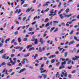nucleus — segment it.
<instances>
[{"label": "nucleus", "instance_id": "412c9836", "mask_svg": "<svg viewBox=\"0 0 79 79\" xmlns=\"http://www.w3.org/2000/svg\"><path fill=\"white\" fill-rule=\"evenodd\" d=\"M66 64V61H64V62H62V66H63V64Z\"/></svg>", "mask_w": 79, "mask_h": 79}, {"label": "nucleus", "instance_id": "37998d69", "mask_svg": "<svg viewBox=\"0 0 79 79\" xmlns=\"http://www.w3.org/2000/svg\"><path fill=\"white\" fill-rule=\"evenodd\" d=\"M28 5L27 4H26L24 5H23V7H27V6Z\"/></svg>", "mask_w": 79, "mask_h": 79}, {"label": "nucleus", "instance_id": "603ef678", "mask_svg": "<svg viewBox=\"0 0 79 79\" xmlns=\"http://www.w3.org/2000/svg\"><path fill=\"white\" fill-rule=\"evenodd\" d=\"M7 65H8L9 66H12V64H10V63H9L7 64Z\"/></svg>", "mask_w": 79, "mask_h": 79}, {"label": "nucleus", "instance_id": "6e6d98bb", "mask_svg": "<svg viewBox=\"0 0 79 79\" xmlns=\"http://www.w3.org/2000/svg\"><path fill=\"white\" fill-rule=\"evenodd\" d=\"M60 64V62H58V63L56 64V66H58Z\"/></svg>", "mask_w": 79, "mask_h": 79}, {"label": "nucleus", "instance_id": "e433bc0d", "mask_svg": "<svg viewBox=\"0 0 79 79\" xmlns=\"http://www.w3.org/2000/svg\"><path fill=\"white\" fill-rule=\"evenodd\" d=\"M6 64L5 62H3L2 63V66H4L5 65H6Z\"/></svg>", "mask_w": 79, "mask_h": 79}, {"label": "nucleus", "instance_id": "9d476101", "mask_svg": "<svg viewBox=\"0 0 79 79\" xmlns=\"http://www.w3.org/2000/svg\"><path fill=\"white\" fill-rule=\"evenodd\" d=\"M25 60H26V59L24 58L23 60V61L22 62V63L23 64H24L26 63V62L25 61Z\"/></svg>", "mask_w": 79, "mask_h": 79}, {"label": "nucleus", "instance_id": "6ab92c4d", "mask_svg": "<svg viewBox=\"0 0 79 79\" xmlns=\"http://www.w3.org/2000/svg\"><path fill=\"white\" fill-rule=\"evenodd\" d=\"M40 42H41V43H42V44L43 43H44V40H43V39H42V38H40Z\"/></svg>", "mask_w": 79, "mask_h": 79}, {"label": "nucleus", "instance_id": "4c0bfd02", "mask_svg": "<svg viewBox=\"0 0 79 79\" xmlns=\"http://www.w3.org/2000/svg\"><path fill=\"white\" fill-rule=\"evenodd\" d=\"M49 25H50V23H48L46 25L45 27H48V26H49Z\"/></svg>", "mask_w": 79, "mask_h": 79}, {"label": "nucleus", "instance_id": "dca6fc26", "mask_svg": "<svg viewBox=\"0 0 79 79\" xmlns=\"http://www.w3.org/2000/svg\"><path fill=\"white\" fill-rule=\"evenodd\" d=\"M34 50V47H33L32 48H30L28 50V51H31V50Z\"/></svg>", "mask_w": 79, "mask_h": 79}, {"label": "nucleus", "instance_id": "c9c22d12", "mask_svg": "<svg viewBox=\"0 0 79 79\" xmlns=\"http://www.w3.org/2000/svg\"><path fill=\"white\" fill-rule=\"evenodd\" d=\"M47 75L46 74H44V79H46L47 78Z\"/></svg>", "mask_w": 79, "mask_h": 79}, {"label": "nucleus", "instance_id": "f704fd0d", "mask_svg": "<svg viewBox=\"0 0 79 79\" xmlns=\"http://www.w3.org/2000/svg\"><path fill=\"white\" fill-rule=\"evenodd\" d=\"M37 56H38L37 54H35V56H34V59H36V57H37Z\"/></svg>", "mask_w": 79, "mask_h": 79}, {"label": "nucleus", "instance_id": "338daca9", "mask_svg": "<svg viewBox=\"0 0 79 79\" xmlns=\"http://www.w3.org/2000/svg\"><path fill=\"white\" fill-rule=\"evenodd\" d=\"M44 66V64H43L41 65V68H43Z\"/></svg>", "mask_w": 79, "mask_h": 79}, {"label": "nucleus", "instance_id": "a878e982", "mask_svg": "<svg viewBox=\"0 0 79 79\" xmlns=\"http://www.w3.org/2000/svg\"><path fill=\"white\" fill-rule=\"evenodd\" d=\"M67 54H68L67 52H66L64 53V56L65 57H66V56H67Z\"/></svg>", "mask_w": 79, "mask_h": 79}, {"label": "nucleus", "instance_id": "f03ea898", "mask_svg": "<svg viewBox=\"0 0 79 79\" xmlns=\"http://www.w3.org/2000/svg\"><path fill=\"white\" fill-rule=\"evenodd\" d=\"M55 10L54 9H52V10L50 11V13L49 14V16H55L56 15V14H55V13L56 12V10H55V11L53 12V11H54Z\"/></svg>", "mask_w": 79, "mask_h": 79}, {"label": "nucleus", "instance_id": "e2e57ef3", "mask_svg": "<svg viewBox=\"0 0 79 79\" xmlns=\"http://www.w3.org/2000/svg\"><path fill=\"white\" fill-rule=\"evenodd\" d=\"M6 69H3V70L2 71V73H4L5 72V71H6Z\"/></svg>", "mask_w": 79, "mask_h": 79}, {"label": "nucleus", "instance_id": "a211bd4d", "mask_svg": "<svg viewBox=\"0 0 79 79\" xmlns=\"http://www.w3.org/2000/svg\"><path fill=\"white\" fill-rule=\"evenodd\" d=\"M63 9H61L57 13L58 15H59V14H60V13H61V12L63 11Z\"/></svg>", "mask_w": 79, "mask_h": 79}, {"label": "nucleus", "instance_id": "13d9d810", "mask_svg": "<svg viewBox=\"0 0 79 79\" xmlns=\"http://www.w3.org/2000/svg\"><path fill=\"white\" fill-rule=\"evenodd\" d=\"M40 71H43L44 70V68L42 67H40Z\"/></svg>", "mask_w": 79, "mask_h": 79}, {"label": "nucleus", "instance_id": "7c9ffc66", "mask_svg": "<svg viewBox=\"0 0 79 79\" xmlns=\"http://www.w3.org/2000/svg\"><path fill=\"white\" fill-rule=\"evenodd\" d=\"M19 48H20V46L18 47V46H17V47H14V48H15V49H19Z\"/></svg>", "mask_w": 79, "mask_h": 79}, {"label": "nucleus", "instance_id": "bf43d9fd", "mask_svg": "<svg viewBox=\"0 0 79 79\" xmlns=\"http://www.w3.org/2000/svg\"><path fill=\"white\" fill-rule=\"evenodd\" d=\"M61 2H60L59 5L58 6V7L59 8H60L61 6Z\"/></svg>", "mask_w": 79, "mask_h": 79}, {"label": "nucleus", "instance_id": "5fc2aeb1", "mask_svg": "<svg viewBox=\"0 0 79 79\" xmlns=\"http://www.w3.org/2000/svg\"><path fill=\"white\" fill-rule=\"evenodd\" d=\"M73 32H74V31H73V30H72L69 33V34L70 35H71V34H72V33H73Z\"/></svg>", "mask_w": 79, "mask_h": 79}, {"label": "nucleus", "instance_id": "0eeeda50", "mask_svg": "<svg viewBox=\"0 0 79 79\" xmlns=\"http://www.w3.org/2000/svg\"><path fill=\"white\" fill-rule=\"evenodd\" d=\"M32 7H31L30 9L28 8V9L26 10V12H29L31 10H32Z\"/></svg>", "mask_w": 79, "mask_h": 79}, {"label": "nucleus", "instance_id": "ddd939ff", "mask_svg": "<svg viewBox=\"0 0 79 79\" xmlns=\"http://www.w3.org/2000/svg\"><path fill=\"white\" fill-rule=\"evenodd\" d=\"M18 40L19 41V43H21L22 42V40H21V38L19 37L18 39Z\"/></svg>", "mask_w": 79, "mask_h": 79}, {"label": "nucleus", "instance_id": "4d7b16f0", "mask_svg": "<svg viewBox=\"0 0 79 79\" xmlns=\"http://www.w3.org/2000/svg\"><path fill=\"white\" fill-rule=\"evenodd\" d=\"M19 66H23V65H22V63H20L19 64Z\"/></svg>", "mask_w": 79, "mask_h": 79}, {"label": "nucleus", "instance_id": "864d4df0", "mask_svg": "<svg viewBox=\"0 0 79 79\" xmlns=\"http://www.w3.org/2000/svg\"><path fill=\"white\" fill-rule=\"evenodd\" d=\"M15 49H13L12 51V53H15Z\"/></svg>", "mask_w": 79, "mask_h": 79}, {"label": "nucleus", "instance_id": "393cba45", "mask_svg": "<svg viewBox=\"0 0 79 79\" xmlns=\"http://www.w3.org/2000/svg\"><path fill=\"white\" fill-rule=\"evenodd\" d=\"M19 48V51H21V50L23 49V47H20V48Z\"/></svg>", "mask_w": 79, "mask_h": 79}, {"label": "nucleus", "instance_id": "a19ab883", "mask_svg": "<svg viewBox=\"0 0 79 79\" xmlns=\"http://www.w3.org/2000/svg\"><path fill=\"white\" fill-rule=\"evenodd\" d=\"M37 43H38V40L36 39V40H35V44H37Z\"/></svg>", "mask_w": 79, "mask_h": 79}, {"label": "nucleus", "instance_id": "f3484780", "mask_svg": "<svg viewBox=\"0 0 79 79\" xmlns=\"http://www.w3.org/2000/svg\"><path fill=\"white\" fill-rule=\"evenodd\" d=\"M61 48V47H58V49H59V51H61L64 48Z\"/></svg>", "mask_w": 79, "mask_h": 79}, {"label": "nucleus", "instance_id": "680f3d73", "mask_svg": "<svg viewBox=\"0 0 79 79\" xmlns=\"http://www.w3.org/2000/svg\"><path fill=\"white\" fill-rule=\"evenodd\" d=\"M13 71V69H11L8 71V72L9 73H10V72H11V71Z\"/></svg>", "mask_w": 79, "mask_h": 79}, {"label": "nucleus", "instance_id": "8fccbe9b", "mask_svg": "<svg viewBox=\"0 0 79 79\" xmlns=\"http://www.w3.org/2000/svg\"><path fill=\"white\" fill-rule=\"evenodd\" d=\"M53 22L54 23H59V22L58 21H53Z\"/></svg>", "mask_w": 79, "mask_h": 79}, {"label": "nucleus", "instance_id": "7ed1b4c3", "mask_svg": "<svg viewBox=\"0 0 79 79\" xmlns=\"http://www.w3.org/2000/svg\"><path fill=\"white\" fill-rule=\"evenodd\" d=\"M78 58H79V56H75L72 58V60L75 61V60H78Z\"/></svg>", "mask_w": 79, "mask_h": 79}, {"label": "nucleus", "instance_id": "39448f33", "mask_svg": "<svg viewBox=\"0 0 79 79\" xmlns=\"http://www.w3.org/2000/svg\"><path fill=\"white\" fill-rule=\"evenodd\" d=\"M13 60H14V62H13V61H12V62L11 63H12L13 65H15V64L16 63V60H17V58H15L13 59Z\"/></svg>", "mask_w": 79, "mask_h": 79}, {"label": "nucleus", "instance_id": "49530a36", "mask_svg": "<svg viewBox=\"0 0 79 79\" xmlns=\"http://www.w3.org/2000/svg\"><path fill=\"white\" fill-rule=\"evenodd\" d=\"M36 40H35V39L34 38H33L32 39V40H31L33 42H34Z\"/></svg>", "mask_w": 79, "mask_h": 79}, {"label": "nucleus", "instance_id": "aec40b11", "mask_svg": "<svg viewBox=\"0 0 79 79\" xmlns=\"http://www.w3.org/2000/svg\"><path fill=\"white\" fill-rule=\"evenodd\" d=\"M64 65H61L60 67H59V69H61L62 68H64Z\"/></svg>", "mask_w": 79, "mask_h": 79}, {"label": "nucleus", "instance_id": "0e129e2a", "mask_svg": "<svg viewBox=\"0 0 79 79\" xmlns=\"http://www.w3.org/2000/svg\"><path fill=\"white\" fill-rule=\"evenodd\" d=\"M59 53V52L58 51H57L55 52V54L56 55H58V54Z\"/></svg>", "mask_w": 79, "mask_h": 79}, {"label": "nucleus", "instance_id": "20e7f679", "mask_svg": "<svg viewBox=\"0 0 79 79\" xmlns=\"http://www.w3.org/2000/svg\"><path fill=\"white\" fill-rule=\"evenodd\" d=\"M6 53L4 54L2 56V58H4L6 60H7L9 58V56H7V57H6Z\"/></svg>", "mask_w": 79, "mask_h": 79}, {"label": "nucleus", "instance_id": "bb28decb", "mask_svg": "<svg viewBox=\"0 0 79 79\" xmlns=\"http://www.w3.org/2000/svg\"><path fill=\"white\" fill-rule=\"evenodd\" d=\"M55 28V27H53L52 28L50 29V32H52V31H53V29H54Z\"/></svg>", "mask_w": 79, "mask_h": 79}, {"label": "nucleus", "instance_id": "052dcab7", "mask_svg": "<svg viewBox=\"0 0 79 79\" xmlns=\"http://www.w3.org/2000/svg\"><path fill=\"white\" fill-rule=\"evenodd\" d=\"M15 73V72H12V73H11L10 74V76H13V74H14Z\"/></svg>", "mask_w": 79, "mask_h": 79}, {"label": "nucleus", "instance_id": "cd10ccee", "mask_svg": "<svg viewBox=\"0 0 79 79\" xmlns=\"http://www.w3.org/2000/svg\"><path fill=\"white\" fill-rule=\"evenodd\" d=\"M49 21V19L48 18H47L45 19V22L46 23L47 22H48Z\"/></svg>", "mask_w": 79, "mask_h": 79}, {"label": "nucleus", "instance_id": "ea45409f", "mask_svg": "<svg viewBox=\"0 0 79 79\" xmlns=\"http://www.w3.org/2000/svg\"><path fill=\"white\" fill-rule=\"evenodd\" d=\"M23 40L25 42H27V38H24L23 39Z\"/></svg>", "mask_w": 79, "mask_h": 79}, {"label": "nucleus", "instance_id": "f257e3e1", "mask_svg": "<svg viewBox=\"0 0 79 79\" xmlns=\"http://www.w3.org/2000/svg\"><path fill=\"white\" fill-rule=\"evenodd\" d=\"M61 75H60V77H65L63 78V79H67V77H68V74H67V72H65L64 71H63L61 73Z\"/></svg>", "mask_w": 79, "mask_h": 79}, {"label": "nucleus", "instance_id": "473e14b6", "mask_svg": "<svg viewBox=\"0 0 79 79\" xmlns=\"http://www.w3.org/2000/svg\"><path fill=\"white\" fill-rule=\"evenodd\" d=\"M65 24H66L65 23H64L62 22L61 23V25H62L63 26H65Z\"/></svg>", "mask_w": 79, "mask_h": 79}, {"label": "nucleus", "instance_id": "c756f323", "mask_svg": "<svg viewBox=\"0 0 79 79\" xmlns=\"http://www.w3.org/2000/svg\"><path fill=\"white\" fill-rule=\"evenodd\" d=\"M21 71L22 72H23V71H26V68H24L23 69H22L21 70Z\"/></svg>", "mask_w": 79, "mask_h": 79}, {"label": "nucleus", "instance_id": "1a4fd4ad", "mask_svg": "<svg viewBox=\"0 0 79 79\" xmlns=\"http://www.w3.org/2000/svg\"><path fill=\"white\" fill-rule=\"evenodd\" d=\"M59 17H60L61 19H63L64 18H63V15H62V14H59Z\"/></svg>", "mask_w": 79, "mask_h": 79}, {"label": "nucleus", "instance_id": "5701e85b", "mask_svg": "<svg viewBox=\"0 0 79 79\" xmlns=\"http://www.w3.org/2000/svg\"><path fill=\"white\" fill-rule=\"evenodd\" d=\"M55 61V59H53L52 60H51V62L52 63H54V62Z\"/></svg>", "mask_w": 79, "mask_h": 79}, {"label": "nucleus", "instance_id": "b1692460", "mask_svg": "<svg viewBox=\"0 0 79 79\" xmlns=\"http://www.w3.org/2000/svg\"><path fill=\"white\" fill-rule=\"evenodd\" d=\"M39 50L40 52H42V48L40 47L39 48Z\"/></svg>", "mask_w": 79, "mask_h": 79}, {"label": "nucleus", "instance_id": "9b49d317", "mask_svg": "<svg viewBox=\"0 0 79 79\" xmlns=\"http://www.w3.org/2000/svg\"><path fill=\"white\" fill-rule=\"evenodd\" d=\"M75 43V41L73 40L72 41L70 42V43L69 44V45H70L74 44Z\"/></svg>", "mask_w": 79, "mask_h": 79}, {"label": "nucleus", "instance_id": "2f4dec72", "mask_svg": "<svg viewBox=\"0 0 79 79\" xmlns=\"http://www.w3.org/2000/svg\"><path fill=\"white\" fill-rule=\"evenodd\" d=\"M3 50H4V49H2L0 51V53H3Z\"/></svg>", "mask_w": 79, "mask_h": 79}, {"label": "nucleus", "instance_id": "2eb2a0df", "mask_svg": "<svg viewBox=\"0 0 79 79\" xmlns=\"http://www.w3.org/2000/svg\"><path fill=\"white\" fill-rule=\"evenodd\" d=\"M69 12V8H67L65 10V12L68 13Z\"/></svg>", "mask_w": 79, "mask_h": 79}, {"label": "nucleus", "instance_id": "f8f14e48", "mask_svg": "<svg viewBox=\"0 0 79 79\" xmlns=\"http://www.w3.org/2000/svg\"><path fill=\"white\" fill-rule=\"evenodd\" d=\"M55 55H51L49 56V58L50 59H51L52 58H55Z\"/></svg>", "mask_w": 79, "mask_h": 79}, {"label": "nucleus", "instance_id": "774afa93", "mask_svg": "<svg viewBox=\"0 0 79 79\" xmlns=\"http://www.w3.org/2000/svg\"><path fill=\"white\" fill-rule=\"evenodd\" d=\"M10 56L12 58H13L15 56V55L14 54H11Z\"/></svg>", "mask_w": 79, "mask_h": 79}, {"label": "nucleus", "instance_id": "69168bd1", "mask_svg": "<svg viewBox=\"0 0 79 79\" xmlns=\"http://www.w3.org/2000/svg\"><path fill=\"white\" fill-rule=\"evenodd\" d=\"M37 23V22H36V21H35L33 22L32 23V25H34V24H35V23Z\"/></svg>", "mask_w": 79, "mask_h": 79}, {"label": "nucleus", "instance_id": "09e8293b", "mask_svg": "<svg viewBox=\"0 0 79 79\" xmlns=\"http://www.w3.org/2000/svg\"><path fill=\"white\" fill-rule=\"evenodd\" d=\"M68 77L69 78H72V75L71 74H69V75Z\"/></svg>", "mask_w": 79, "mask_h": 79}, {"label": "nucleus", "instance_id": "a18cd8bd", "mask_svg": "<svg viewBox=\"0 0 79 79\" xmlns=\"http://www.w3.org/2000/svg\"><path fill=\"white\" fill-rule=\"evenodd\" d=\"M18 31H15L14 32V34L15 35H18Z\"/></svg>", "mask_w": 79, "mask_h": 79}, {"label": "nucleus", "instance_id": "c85d7f7f", "mask_svg": "<svg viewBox=\"0 0 79 79\" xmlns=\"http://www.w3.org/2000/svg\"><path fill=\"white\" fill-rule=\"evenodd\" d=\"M34 32H30L28 33V34H31V35H32V34H34Z\"/></svg>", "mask_w": 79, "mask_h": 79}, {"label": "nucleus", "instance_id": "4468645a", "mask_svg": "<svg viewBox=\"0 0 79 79\" xmlns=\"http://www.w3.org/2000/svg\"><path fill=\"white\" fill-rule=\"evenodd\" d=\"M74 39L75 40H76L78 42L79 41V40L77 39V38L75 36H74Z\"/></svg>", "mask_w": 79, "mask_h": 79}, {"label": "nucleus", "instance_id": "423d86ee", "mask_svg": "<svg viewBox=\"0 0 79 79\" xmlns=\"http://www.w3.org/2000/svg\"><path fill=\"white\" fill-rule=\"evenodd\" d=\"M51 3V2H46V4H44L43 5V6H48V3Z\"/></svg>", "mask_w": 79, "mask_h": 79}, {"label": "nucleus", "instance_id": "79ce46f5", "mask_svg": "<svg viewBox=\"0 0 79 79\" xmlns=\"http://www.w3.org/2000/svg\"><path fill=\"white\" fill-rule=\"evenodd\" d=\"M58 28H56V29L54 30V32H56V31H58Z\"/></svg>", "mask_w": 79, "mask_h": 79}, {"label": "nucleus", "instance_id": "de8ad7c7", "mask_svg": "<svg viewBox=\"0 0 79 79\" xmlns=\"http://www.w3.org/2000/svg\"><path fill=\"white\" fill-rule=\"evenodd\" d=\"M75 72L76 70H74L71 72V73H72V74H73V73H75Z\"/></svg>", "mask_w": 79, "mask_h": 79}, {"label": "nucleus", "instance_id": "3c124183", "mask_svg": "<svg viewBox=\"0 0 79 79\" xmlns=\"http://www.w3.org/2000/svg\"><path fill=\"white\" fill-rule=\"evenodd\" d=\"M15 40H16L13 39L12 41V42L11 43V44H13L15 42Z\"/></svg>", "mask_w": 79, "mask_h": 79}, {"label": "nucleus", "instance_id": "72a5a7b5", "mask_svg": "<svg viewBox=\"0 0 79 79\" xmlns=\"http://www.w3.org/2000/svg\"><path fill=\"white\" fill-rule=\"evenodd\" d=\"M71 16V14H70L69 15H66L65 16V17H67V18H69V16Z\"/></svg>", "mask_w": 79, "mask_h": 79}, {"label": "nucleus", "instance_id": "6e6552de", "mask_svg": "<svg viewBox=\"0 0 79 79\" xmlns=\"http://www.w3.org/2000/svg\"><path fill=\"white\" fill-rule=\"evenodd\" d=\"M10 40H11V38H9L8 39L6 40V44H7V43H8V42H10Z\"/></svg>", "mask_w": 79, "mask_h": 79}, {"label": "nucleus", "instance_id": "58836bf2", "mask_svg": "<svg viewBox=\"0 0 79 79\" xmlns=\"http://www.w3.org/2000/svg\"><path fill=\"white\" fill-rule=\"evenodd\" d=\"M50 10V9L49 8H48L47 9H46V10H44V12H46L47 11H48V10Z\"/></svg>", "mask_w": 79, "mask_h": 79}, {"label": "nucleus", "instance_id": "4be33fe9", "mask_svg": "<svg viewBox=\"0 0 79 79\" xmlns=\"http://www.w3.org/2000/svg\"><path fill=\"white\" fill-rule=\"evenodd\" d=\"M29 55H30V54L29 53H27V55H24V56L25 57H27V56H29Z\"/></svg>", "mask_w": 79, "mask_h": 79}, {"label": "nucleus", "instance_id": "c03bdc74", "mask_svg": "<svg viewBox=\"0 0 79 79\" xmlns=\"http://www.w3.org/2000/svg\"><path fill=\"white\" fill-rule=\"evenodd\" d=\"M72 62V61H71V60H69L68 61V64H71V63Z\"/></svg>", "mask_w": 79, "mask_h": 79}]
</instances>
